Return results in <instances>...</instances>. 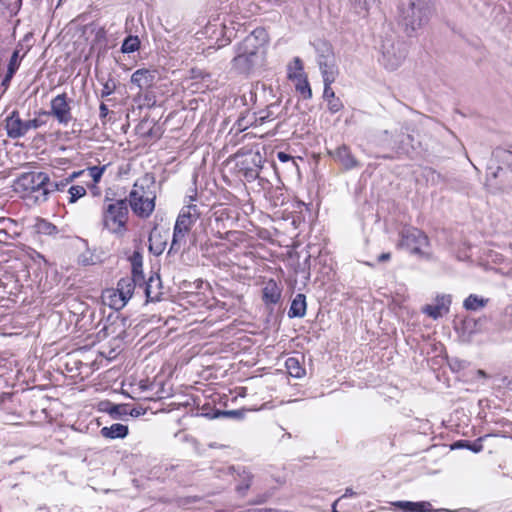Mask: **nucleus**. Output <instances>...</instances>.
<instances>
[{"instance_id":"9","label":"nucleus","mask_w":512,"mask_h":512,"mask_svg":"<svg viewBox=\"0 0 512 512\" xmlns=\"http://www.w3.org/2000/svg\"><path fill=\"white\" fill-rule=\"evenodd\" d=\"M268 41V34L264 28L254 29L244 40L238 45L237 51L246 54H261L262 48Z\"/></svg>"},{"instance_id":"5","label":"nucleus","mask_w":512,"mask_h":512,"mask_svg":"<svg viewBox=\"0 0 512 512\" xmlns=\"http://www.w3.org/2000/svg\"><path fill=\"white\" fill-rule=\"evenodd\" d=\"M399 248L407 249L411 254L417 255L420 258L430 260L431 253L424 248L430 244L428 236L418 228L404 227L400 233Z\"/></svg>"},{"instance_id":"40","label":"nucleus","mask_w":512,"mask_h":512,"mask_svg":"<svg viewBox=\"0 0 512 512\" xmlns=\"http://www.w3.org/2000/svg\"><path fill=\"white\" fill-rule=\"evenodd\" d=\"M78 263L83 266L94 265L96 263L95 256L87 250L79 256Z\"/></svg>"},{"instance_id":"21","label":"nucleus","mask_w":512,"mask_h":512,"mask_svg":"<svg viewBox=\"0 0 512 512\" xmlns=\"http://www.w3.org/2000/svg\"><path fill=\"white\" fill-rule=\"evenodd\" d=\"M189 229L183 228L179 225H174L172 241L169 249L170 253H178L182 249H185L187 243V235L189 233Z\"/></svg>"},{"instance_id":"22","label":"nucleus","mask_w":512,"mask_h":512,"mask_svg":"<svg viewBox=\"0 0 512 512\" xmlns=\"http://www.w3.org/2000/svg\"><path fill=\"white\" fill-rule=\"evenodd\" d=\"M129 404H114L110 401H102L99 404V409L108 413L113 419H123L127 416V408Z\"/></svg>"},{"instance_id":"31","label":"nucleus","mask_w":512,"mask_h":512,"mask_svg":"<svg viewBox=\"0 0 512 512\" xmlns=\"http://www.w3.org/2000/svg\"><path fill=\"white\" fill-rule=\"evenodd\" d=\"M285 367L288 374L294 378H301L305 375V369L302 367L299 359L296 357H289L285 361Z\"/></svg>"},{"instance_id":"15","label":"nucleus","mask_w":512,"mask_h":512,"mask_svg":"<svg viewBox=\"0 0 512 512\" xmlns=\"http://www.w3.org/2000/svg\"><path fill=\"white\" fill-rule=\"evenodd\" d=\"M405 58V49H401L400 47L396 48L393 43L390 45L383 44L382 63L388 70L392 71L397 69Z\"/></svg>"},{"instance_id":"51","label":"nucleus","mask_w":512,"mask_h":512,"mask_svg":"<svg viewBox=\"0 0 512 512\" xmlns=\"http://www.w3.org/2000/svg\"><path fill=\"white\" fill-rule=\"evenodd\" d=\"M277 158L279 159V161H281L283 163L288 162V161H292L293 163H295L293 160V157L285 152H278Z\"/></svg>"},{"instance_id":"2","label":"nucleus","mask_w":512,"mask_h":512,"mask_svg":"<svg viewBox=\"0 0 512 512\" xmlns=\"http://www.w3.org/2000/svg\"><path fill=\"white\" fill-rule=\"evenodd\" d=\"M154 177L146 174L136 181L127 198L128 207L139 218L146 219L155 209L156 193L154 191Z\"/></svg>"},{"instance_id":"32","label":"nucleus","mask_w":512,"mask_h":512,"mask_svg":"<svg viewBox=\"0 0 512 512\" xmlns=\"http://www.w3.org/2000/svg\"><path fill=\"white\" fill-rule=\"evenodd\" d=\"M35 229L41 235L56 236L59 233L57 226L45 219L38 220Z\"/></svg>"},{"instance_id":"14","label":"nucleus","mask_w":512,"mask_h":512,"mask_svg":"<svg viewBox=\"0 0 512 512\" xmlns=\"http://www.w3.org/2000/svg\"><path fill=\"white\" fill-rule=\"evenodd\" d=\"M280 105L278 103H272L266 107V109L261 110L257 113L253 114V120L244 124L245 117H241L238 119V126L240 129H246L247 125L250 126H258L262 125L267 121H271L277 118L279 114Z\"/></svg>"},{"instance_id":"53","label":"nucleus","mask_w":512,"mask_h":512,"mask_svg":"<svg viewBox=\"0 0 512 512\" xmlns=\"http://www.w3.org/2000/svg\"><path fill=\"white\" fill-rule=\"evenodd\" d=\"M235 233H236L235 231H227V232H225V233L217 232L216 236H217L219 239L229 240V239H230V236H231V235H234Z\"/></svg>"},{"instance_id":"36","label":"nucleus","mask_w":512,"mask_h":512,"mask_svg":"<svg viewBox=\"0 0 512 512\" xmlns=\"http://www.w3.org/2000/svg\"><path fill=\"white\" fill-rule=\"evenodd\" d=\"M23 48V45L21 43H18L16 49L11 55V58L8 63L7 70L10 71V73H16L20 66V51Z\"/></svg>"},{"instance_id":"38","label":"nucleus","mask_w":512,"mask_h":512,"mask_svg":"<svg viewBox=\"0 0 512 512\" xmlns=\"http://www.w3.org/2000/svg\"><path fill=\"white\" fill-rule=\"evenodd\" d=\"M69 203H75L78 199L86 195V189L80 185H73L68 189Z\"/></svg>"},{"instance_id":"46","label":"nucleus","mask_w":512,"mask_h":512,"mask_svg":"<svg viewBox=\"0 0 512 512\" xmlns=\"http://www.w3.org/2000/svg\"><path fill=\"white\" fill-rule=\"evenodd\" d=\"M116 89V83L113 79H108L103 84V89L101 90V97L105 98L110 96Z\"/></svg>"},{"instance_id":"35","label":"nucleus","mask_w":512,"mask_h":512,"mask_svg":"<svg viewBox=\"0 0 512 512\" xmlns=\"http://www.w3.org/2000/svg\"><path fill=\"white\" fill-rule=\"evenodd\" d=\"M140 47V40L138 36H127L121 46L122 53H133L137 51Z\"/></svg>"},{"instance_id":"49","label":"nucleus","mask_w":512,"mask_h":512,"mask_svg":"<svg viewBox=\"0 0 512 512\" xmlns=\"http://www.w3.org/2000/svg\"><path fill=\"white\" fill-rule=\"evenodd\" d=\"M360 10L368 12L371 0H353Z\"/></svg>"},{"instance_id":"25","label":"nucleus","mask_w":512,"mask_h":512,"mask_svg":"<svg viewBox=\"0 0 512 512\" xmlns=\"http://www.w3.org/2000/svg\"><path fill=\"white\" fill-rule=\"evenodd\" d=\"M100 433L104 438L123 439L128 435L129 428L127 425H123L121 423H114L109 427H103L100 430Z\"/></svg>"},{"instance_id":"58","label":"nucleus","mask_w":512,"mask_h":512,"mask_svg":"<svg viewBox=\"0 0 512 512\" xmlns=\"http://www.w3.org/2000/svg\"><path fill=\"white\" fill-rule=\"evenodd\" d=\"M9 238V234L6 230H0V242L6 243Z\"/></svg>"},{"instance_id":"23","label":"nucleus","mask_w":512,"mask_h":512,"mask_svg":"<svg viewBox=\"0 0 512 512\" xmlns=\"http://www.w3.org/2000/svg\"><path fill=\"white\" fill-rule=\"evenodd\" d=\"M402 512H431L433 511L432 505L427 501L411 502V501H397L393 504Z\"/></svg>"},{"instance_id":"13","label":"nucleus","mask_w":512,"mask_h":512,"mask_svg":"<svg viewBox=\"0 0 512 512\" xmlns=\"http://www.w3.org/2000/svg\"><path fill=\"white\" fill-rule=\"evenodd\" d=\"M262 156L260 153H252L248 158L241 161L239 165V172L248 182H253L259 177L260 170L262 169Z\"/></svg>"},{"instance_id":"63","label":"nucleus","mask_w":512,"mask_h":512,"mask_svg":"<svg viewBox=\"0 0 512 512\" xmlns=\"http://www.w3.org/2000/svg\"><path fill=\"white\" fill-rule=\"evenodd\" d=\"M448 511H449V512H460L461 510H453V511L448 510Z\"/></svg>"},{"instance_id":"20","label":"nucleus","mask_w":512,"mask_h":512,"mask_svg":"<svg viewBox=\"0 0 512 512\" xmlns=\"http://www.w3.org/2000/svg\"><path fill=\"white\" fill-rule=\"evenodd\" d=\"M282 289L275 280L270 279L262 290V300L266 305H275L281 299Z\"/></svg>"},{"instance_id":"34","label":"nucleus","mask_w":512,"mask_h":512,"mask_svg":"<svg viewBox=\"0 0 512 512\" xmlns=\"http://www.w3.org/2000/svg\"><path fill=\"white\" fill-rule=\"evenodd\" d=\"M488 302L487 299H483V298H480L478 297L477 295L475 294H471L469 295L465 300H464V303H463V306L465 309L467 310H477L479 308H482L486 305V303Z\"/></svg>"},{"instance_id":"30","label":"nucleus","mask_w":512,"mask_h":512,"mask_svg":"<svg viewBox=\"0 0 512 512\" xmlns=\"http://www.w3.org/2000/svg\"><path fill=\"white\" fill-rule=\"evenodd\" d=\"M479 324L480 319L476 320L473 318H465L461 324L462 336L467 337V339L470 340L473 335L480 331Z\"/></svg>"},{"instance_id":"16","label":"nucleus","mask_w":512,"mask_h":512,"mask_svg":"<svg viewBox=\"0 0 512 512\" xmlns=\"http://www.w3.org/2000/svg\"><path fill=\"white\" fill-rule=\"evenodd\" d=\"M450 304L451 297L449 295L437 296L435 304L424 306L422 312L433 319H438L448 313Z\"/></svg>"},{"instance_id":"33","label":"nucleus","mask_w":512,"mask_h":512,"mask_svg":"<svg viewBox=\"0 0 512 512\" xmlns=\"http://www.w3.org/2000/svg\"><path fill=\"white\" fill-rule=\"evenodd\" d=\"M421 176L432 185H439L440 183L445 182V177L432 167H423L421 170Z\"/></svg>"},{"instance_id":"52","label":"nucleus","mask_w":512,"mask_h":512,"mask_svg":"<svg viewBox=\"0 0 512 512\" xmlns=\"http://www.w3.org/2000/svg\"><path fill=\"white\" fill-rule=\"evenodd\" d=\"M287 0H261L262 3L267 4L270 7H278L284 4Z\"/></svg>"},{"instance_id":"41","label":"nucleus","mask_w":512,"mask_h":512,"mask_svg":"<svg viewBox=\"0 0 512 512\" xmlns=\"http://www.w3.org/2000/svg\"><path fill=\"white\" fill-rule=\"evenodd\" d=\"M233 417V418H241L243 416V412L241 410H228V411H221L216 410L212 416V418H219V417Z\"/></svg>"},{"instance_id":"45","label":"nucleus","mask_w":512,"mask_h":512,"mask_svg":"<svg viewBox=\"0 0 512 512\" xmlns=\"http://www.w3.org/2000/svg\"><path fill=\"white\" fill-rule=\"evenodd\" d=\"M327 107L330 113L335 114L342 110L344 105L338 97H335L327 101Z\"/></svg>"},{"instance_id":"61","label":"nucleus","mask_w":512,"mask_h":512,"mask_svg":"<svg viewBox=\"0 0 512 512\" xmlns=\"http://www.w3.org/2000/svg\"><path fill=\"white\" fill-rule=\"evenodd\" d=\"M339 500H340V499H337V500L333 503V506H332V507H333L332 512H338V511L336 510V504H337V502H338Z\"/></svg>"},{"instance_id":"56","label":"nucleus","mask_w":512,"mask_h":512,"mask_svg":"<svg viewBox=\"0 0 512 512\" xmlns=\"http://www.w3.org/2000/svg\"><path fill=\"white\" fill-rule=\"evenodd\" d=\"M21 5H22V0H15L14 4H13V8H11V12L13 14H17L18 11L20 10L21 8Z\"/></svg>"},{"instance_id":"18","label":"nucleus","mask_w":512,"mask_h":512,"mask_svg":"<svg viewBox=\"0 0 512 512\" xmlns=\"http://www.w3.org/2000/svg\"><path fill=\"white\" fill-rule=\"evenodd\" d=\"M155 71L149 69H138L131 76V83L136 85L140 91L147 90L153 86Z\"/></svg>"},{"instance_id":"8","label":"nucleus","mask_w":512,"mask_h":512,"mask_svg":"<svg viewBox=\"0 0 512 512\" xmlns=\"http://www.w3.org/2000/svg\"><path fill=\"white\" fill-rule=\"evenodd\" d=\"M327 154L343 171H351L362 167L360 160L357 159L351 148L346 144H341L333 149L327 148Z\"/></svg>"},{"instance_id":"59","label":"nucleus","mask_w":512,"mask_h":512,"mask_svg":"<svg viewBox=\"0 0 512 512\" xmlns=\"http://www.w3.org/2000/svg\"><path fill=\"white\" fill-rule=\"evenodd\" d=\"M354 495H356V493L353 491V489L352 488H347L345 490V493L343 494V496L341 498L352 497Z\"/></svg>"},{"instance_id":"11","label":"nucleus","mask_w":512,"mask_h":512,"mask_svg":"<svg viewBox=\"0 0 512 512\" xmlns=\"http://www.w3.org/2000/svg\"><path fill=\"white\" fill-rule=\"evenodd\" d=\"M236 52L237 54L231 63L232 68L238 73L249 74L263 62V55L261 54H246L237 50Z\"/></svg>"},{"instance_id":"50","label":"nucleus","mask_w":512,"mask_h":512,"mask_svg":"<svg viewBox=\"0 0 512 512\" xmlns=\"http://www.w3.org/2000/svg\"><path fill=\"white\" fill-rule=\"evenodd\" d=\"M109 114V109L106 104L101 103L99 106V117L101 120H104Z\"/></svg>"},{"instance_id":"54","label":"nucleus","mask_w":512,"mask_h":512,"mask_svg":"<svg viewBox=\"0 0 512 512\" xmlns=\"http://www.w3.org/2000/svg\"><path fill=\"white\" fill-rule=\"evenodd\" d=\"M390 259H391L390 252L382 253L377 258L378 262H386V261H389Z\"/></svg>"},{"instance_id":"27","label":"nucleus","mask_w":512,"mask_h":512,"mask_svg":"<svg viewBox=\"0 0 512 512\" xmlns=\"http://www.w3.org/2000/svg\"><path fill=\"white\" fill-rule=\"evenodd\" d=\"M70 184L67 178L61 180V181H54L51 182L49 180V184L45 185V190L41 192V195H35V202L36 203H43L47 201L48 196L51 192L54 191H64L65 187Z\"/></svg>"},{"instance_id":"19","label":"nucleus","mask_w":512,"mask_h":512,"mask_svg":"<svg viewBox=\"0 0 512 512\" xmlns=\"http://www.w3.org/2000/svg\"><path fill=\"white\" fill-rule=\"evenodd\" d=\"M317 63L323 79H328V81L336 79L338 75V68L336 65L335 55L317 57Z\"/></svg>"},{"instance_id":"26","label":"nucleus","mask_w":512,"mask_h":512,"mask_svg":"<svg viewBox=\"0 0 512 512\" xmlns=\"http://www.w3.org/2000/svg\"><path fill=\"white\" fill-rule=\"evenodd\" d=\"M306 296L302 293L297 294L292 300L288 311L289 318H302L306 314Z\"/></svg>"},{"instance_id":"24","label":"nucleus","mask_w":512,"mask_h":512,"mask_svg":"<svg viewBox=\"0 0 512 512\" xmlns=\"http://www.w3.org/2000/svg\"><path fill=\"white\" fill-rule=\"evenodd\" d=\"M131 265H132V275L129 276L137 280L140 284V287H143L145 277L143 274V257L139 251H134L132 256L130 257Z\"/></svg>"},{"instance_id":"62","label":"nucleus","mask_w":512,"mask_h":512,"mask_svg":"<svg viewBox=\"0 0 512 512\" xmlns=\"http://www.w3.org/2000/svg\"><path fill=\"white\" fill-rule=\"evenodd\" d=\"M285 436H286V438H291V434L290 433H286L283 437H285Z\"/></svg>"},{"instance_id":"64","label":"nucleus","mask_w":512,"mask_h":512,"mask_svg":"<svg viewBox=\"0 0 512 512\" xmlns=\"http://www.w3.org/2000/svg\"><path fill=\"white\" fill-rule=\"evenodd\" d=\"M25 56H26V53H23V54L21 55L20 59H21V58H24Z\"/></svg>"},{"instance_id":"55","label":"nucleus","mask_w":512,"mask_h":512,"mask_svg":"<svg viewBox=\"0 0 512 512\" xmlns=\"http://www.w3.org/2000/svg\"><path fill=\"white\" fill-rule=\"evenodd\" d=\"M14 74L15 73H10V71L7 70V73H6L5 77H4V79L2 80V85L3 86H7L10 83V81H11L12 77L14 76Z\"/></svg>"},{"instance_id":"37","label":"nucleus","mask_w":512,"mask_h":512,"mask_svg":"<svg viewBox=\"0 0 512 512\" xmlns=\"http://www.w3.org/2000/svg\"><path fill=\"white\" fill-rule=\"evenodd\" d=\"M296 90L303 96L304 99H310L312 97V90L307 78L299 79L296 84Z\"/></svg>"},{"instance_id":"7","label":"nucleus","mask_w":512,"mask_h":512,"mask_svg":"<svg viewBox=\"0 0 512 512\" xmlns=\"http://www.w3.org/2000/svg\"><path fill=\"white\" fill-rule=\"evenodd\" d=\"M5 122L7 135L12 139L23 137L31 129H37L44 124L37 118L23 121L17 110L12 111Z\"/></svg>"},{"instance_id":"6","label":"nucleus","mask_w":512,"mask_h":512,"mask_svg":"<svg viewBox=\"0 0 512 512\" xmlns=\"http://www.w3.org/2000/svg\"><path fill=\"white\" fill-rule=\"evenodd\" d=\"M49 184V176L44 172H26L22 173L14 182L16 192H22L24 197L41 195L45 190V185Z\"/></svg>"},{"instance_id":"47","label":"nucleus","mask_w":512,"mask_h":512,"mask_svg":"<svg viewBox=\"0 0 512 512\" xmlns=\"http://www.w3.org/2000/svg\"><path fill=\"white\" fill-rule=\"evenodd\" d=\"M198 244L201 245V237L197 230H195L190 237V244L187 247V250H190L192 247H196Z\"/></svg>"},{"instance_id":"12","label":"nucleus","mask_w":512,"mask_h":512,"mask_svg":"<svg viewBox=\"0 0 512 512\" xmlns=\"http://www.w3.org/2000/svg\"><path fill=\"white\" fill-rule=\"evenodd\" d=\"M140 287V284L137 280L130 277H123L117 283V293L114 294V297H119L118 301H114L111 306L118 310L125 306L127 301L132 297L134 289L136 287Z\"/></svg>"},{"instance_id":"1","label":"nucleus","mask_w":512,"mask_h":512,"mask_svg":"<svg viewBox=\"0 0 512 512\" xmlns=\"http://www.w3.org/2000/svg\"><path fill=\"white\" fill-rule=\"evenodd\" d=\"M129 207L127 198L115 199L105 194L101 213V224L104 230L118 238L128 231Z\"/></svg>"},{"instance_id":"48","label":"nucleus","mask_w":512,"mask_h":512,"mask_svg":"<svg viewBox=\"0 0 512 512\" xmlns=\"http://www.w3.org/2000/svg\"><path fill=\"white\" fill-rule=\"evenodd\" d=\"M146 413V410L142 407H135L130 409V406L127 408V416L130 415L132 417H139Z\"/></svg>"},{"instance_id":"4","label":"nucleus","mask_w":512,"mask_h":512,"mask_svg":"<svg viewBox=\"0 0 512 512\" xmlns=\"http://www.w3.org/2000/svg\"><path fill=\"white\" fill-rule=\"evenodd\" d=\"M492 157L498 165L487 167L486 181L502 190L512 188V176L507 172L512 173V152L498 147L492 152Z\"/></svg>"},{"instance_id":"28","label":"nucleus","mask_w":512,"mask_h":512,"mask_svg":"<svg viewBox=\"0 0 512 512\" xmlns=\"http://www.w3.org/2000/svg\"><path fill=\"white\" fill-rule=\"evenodd\" d=\"M160 278L150 277L148 281H144L143 287L147 301L155 302L160 300L161 292L155 291V288H160Z\"/></svg>"},{"instance_id":"10","label":"nucleus","mask_w":512,"mask_h":512,"mask_svg":"<svg viewBox=\"0 0 512 512\" xmlns=\"http://www.w3.org/2000/svg\"><path fill=\"white\" fill-rule=\"evenodd\" d=\"M51 110L41 111V115H52L58 121V123L67 125L72 121L73 117L71 114V107L69 105L67 94L62 93L57 95L51 100Z\"/></svg>"},{"instance_id":"29","label":"nucleus","mask_w":512,"mask_h":512,"mask_svg":"<svg viewBox=\"0 0 512 512\" xmlns=\"http://www.w3.org/2000/svg\"><path fill=\"white\" fill-rule=\"evenodd\" d=\"M229 471L233 474L234 472H237L238 476L240 477L241 481L236 486V490L239 494L244 495L246 491L249 489L251 485L252 476L250 473H248L244 468L242 467H234L230 466Z\"/></svg>"},{"instance_id":"3","label":"nucleus","mask_w":512,"mask_h":512,"mask_svg":"<svg viewBox=\"0 0 512 512\" xmlns=\"http://www.w3.org/2000/svg\"><path fill=\"white\" fill-rule=\"evenodd\" d=\"M432 12L433 3L430 0H411L407 7L400 9V24L406 34L412 36L428 23Z\"/></svg>"},{"instance_id":"57","label":"nucleus","mask_w":512,"mask_h":512,"mask_svg":"<svg viewBox=\"0 0 512 512\" xmlns=\"http://www.w3.org/2000/svg\"><path fill=\"white\" fill-rule=\"evenodd\" d=\"M84 171L81 170V171H75L73 172L72 174H70L68 177H67V180L69 181V183L73 182L77 177H79L81 174H83Z\"/></svg>"},{"instance_id":"44","label":"nucleus","mask_w":512,"mask_h":512,"mask_svg":"<svg viewBox=\"0 0 512 512\" xmlns=\"http://www.w3.org/2000/svg\"><path fill=\"white\" fill-rule=\"evenodd\" d=\"M484 438L480 437L474 442L465 441V444H462V447H466L467 449L471 450L474 453H479L483 450L482 440Z\"/></svg>"},{"instance_id":"39","label":"nucleus","mask_w":512,"mask_h":512,"mask_svg":"<svg viewBox=\"0 0 512 512\" xmlns=\"http://www.w3.org/2000/svg\"><path fill=\"white\" fill-rule=\"evenodd\" d=\"M317 57H328L334 55L332 46L327 42H320L316 46Z\"/></svg>"},{"instance_id":"60","label":"nucleus","mask_w":512,"mask_h":512,"mask_svg":"<svg viewBox=\"0 0 512 512\" xmlns=\"http://www.w3.org/2000/svg\"><path fill=\"white\" fill-rule=\"evenodd\" d=\"M294 62H295V66H296L297 69H299V70L303 69L302 61L298 57L295 58Z\"/></svg>"},{"instance_id":"17","label":"nucleus","mask_w":512,"mask_h":512,"mask_svg":"<svg viewBox=\"0 0 512 512\" xmlns=\"http://www.w3.org/2000/svg\"><path fill=\"white\" fill-rule=\"evenodd\" d=\"M200 215L201 212L196 204L186 205L180 210L175 224L190 230Z\"/></svg>"},{"instance_id":"42","label":"nucleus","mask_w":512,"mask_h":512,"mask_svg":"<svg viewBox=\"0 0 512 512\" xmlns=\"http://www.w3.org/2000/svg\"><path fill=\"white\" fill-rule=\"evenodd\" d=\"M106 169V166H92L88 168V172L90 177L93 179L95 183H98Z\"/></svg>"},{"instance_id":"43","label":"nucleus","mask_w":512,"mask_h":512,"mask_svg":"<svg viewBox=\"0 0 512 512\" xmlns=\"http://www.w3.org/2000/svg\"><path fill=\"white\" fill-rule=\"evenodd\" d=\"M336 79H332L328 81V79H323L324 82V91H323V98L326 101H329L330 99L335 98V92L331 88V84L335 82Z\"/></svg>"}]
</instances>
